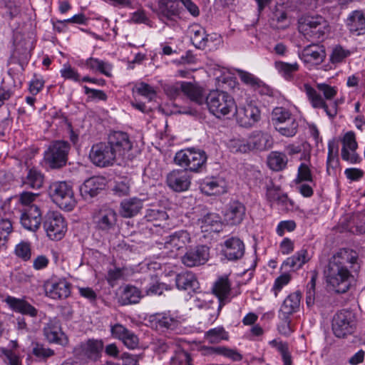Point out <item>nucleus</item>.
<instances>
[{
  "label": "nucleus",
  "mask_w": 365,
  "mask_h": 365,
  "mask_svg": "<svg viewBox=\"0 0 365 365\" xmlns=\"http://www.w3.org/2000/svg\"><path fill=\"white\" fill-rule=\"evenodd\" d=\"M356 252L349 249H341L329 259L325 277L327 284L339 294L346 293L354 282L351 269L356 262Z\"/></svg>",
  "instance_id": "nucleus-1"
},
{
  "label": "nucleus",
  "mask_w": 365,
  "mask_h": 365,
  "mask_svg": "<svg viewBox=\"0 0 365 365\" xmlns=\"http://www.w3.org/2000/svg\"><path fill=\"white\" fill-rule=\"evenodd\" d=\"M304 87L313 108H322L331 119L336 116L339 101H332L337 94V90L335 87L327 83H318L317 88L323 94L324 98L309 84L305 83Z\"/></svg>",
  "instance_id": "nucleus-2"
},
{
  "label": "nucleus",
  "mask_w": 365,
  "mask_h": 365,
  "mask_svg": "<svg viewBox=\"0 0 365 365\" xmlns=\"http://www.w3.org/2000/svg\"><path fill=\"white\" fill-rule=\"evenodd\" d=\"M207 155L205 150L194 147L178 151L174 163L189 173H199L206 168Z\"/></svg>",
  "instance_id": "nucleus-3"
},
{
  "label": "nucleus",
  "mask_w": 365,
  "mask_h": 365,
  "mask_svg": "<svg viewBox=\"0 0 365 365\" xmlns=\"http://www.w3.org/2000/svg\"><path fill=\"white\" fill-rule=\"evenodd\" d=\"M205 103L209 112L218 119L233 113L236 108V103L232 96L218 89L211 91L206 96Z\"/></svg>",
  "instance_id": "nucleus-4"
},
{
  "label": "nucleus",
  "mask_w": 365,
  "mask_h": 365,
  "mask_svg": "<svg viewBox=\"0 0 365 365\" xmlns=\"http://www.w3.org/2000/svg\"><path fill=\"white\" fill-rule=\"evenodd\" d=\"M356 323L355 312L350 309H343L334 315L331 329L336 337L345 338L355 331Z\"/></svg>",
  "instance_id": "nucleus-5"
},
{
  "label": "nucleus",
  "mask_w": 365,
  "mask_h": 365,
  "mask_svg": "<svg viewBox=\"0 0 365 365\" xmlns=\"http://www.w3.org/2000/svg\"><path fill=\"white\" fill-rule=\"evenodd\" d=\"M48 192L52 201L62 210L70 211L76 205L72 187L64 181L51 184Z\"/></svg>",
  "instance_id": "nucleus-6"
},
{
  "label": "nucleus",
  "mask_w": 365,
  "mask_h": 365,
  "mask_svg": "<svg viewBox=\"0 0 365 365\" xmlns=\"http://www.w3.org/2000/svg\"><path fill=\"white\" fill-rule=\"evenodd\" d=\"M71 149L69 143L65 140H55L51 143L44 153V161L51 169H60L68 161Z\"/></svg>",
  "instance_id": "nucleus-7"
},
{
  "label": "nucleus",
  "mask_w": 365,
  "mask_h": 365,
  "mask_svg": "<svg viewBox=\"0 0 365 365\" xmlns=\"http://www.w3.org/2000/svg\"><path fill=\"white\" fill-rule=\"evenodd\" d=\"M328 23L321 16H311L299 26V31L310 41L322 38L328 31Z\"/></svg>",
  "instance_id": "nucleus-8"
},
{
  "label": "nucleus",
  "mask_w": 365,
  "mask_h": 365,
  "mask_svg": "<svg viewBox=\"0 0 365 365\" xmlns=\"http://www.w3.org/2000/svg\"><path fill=\"white\" fill-rule=\"evenodd\" d=\"M43 227L51 240H61L64 235L67 225L63 215L57 211H48L43 217Z\"/></svg>",
  "instance_id": "nucleus-9"
},
{
  "label": "nucleus",
  "mask_w": 365,
  "mask_h": 365,
  "mask_svg": "<svg viewBox=\"0 0 365 365\" xmlns=\"http://www.w3.org/2000/svg\"><path fill=\"white\" fill-rule=\"evenodd\" d=\"M212 292L219 300L217 310L214 314H210L209 318V321L214 322L217 319L222 307L230 301L231 282L228 277H219L212 285Z\"/></svg>",
  "instance_id": "nucleus-10"
},
{
  "label": "nucleus",
  "mask_w": 365,
  "mask_h": 365,
  "mask_svg": "<svg viewBox=\"0 0 365 365\" xmlns=\"http://www.w3.org/2000/svg\"><path fill=\"white\" fill-rule=\"evenodd\" d=\"M233 114L235 115L238 124L244 128L253 126L261 118L259 108L252 103L239 107L236 106Z\"/></svg>",
  "instance_id": "nucleus-11"
},
{
  "label": "nucleus",
  "mask_w": 365,
  "mask_h": 365,
  "mask_svg": "<svg viewBox=\"0 0 365 365\" xmlns=\"http://www.w3.org/2000/svg\"><path fill=\"white\" fill-rule=\"evenodd\" d=\"M108 143L118 158L125 159L132 149L133 144L127 133L113 131L108 138Z\"/></svg>",
  "instance_id": "nucleus-12"
},
{
  "label": "nucleus",
  "mask_w": 365,
  "mask_h": 365,
  "mask_svg": "<svg viewBox=\"0 0 365 365\" xmlns=\"http://www.w3.org/2000/svg\"><path fill=\"white\" fill-rule=\"evenodd\" d=\"M220 245L221 255L228 261L236 262L245 255V243L238 237H230L226 239Z\"/></svg>",
  "instance_id": "nucleus-13"
},
{
  "label": "nucleus",
  "mask_w": 365,
  "mask_h": 365,
  "mask_svg": "<svg viewBox=\"0 0 365 365\" xmlns=\"http://www.w3.org/2000/svg\"><path fill=\"white\" fill-rule=\"evenodd\" d=\"M210 258V247L205 245H197L187 250L182 257V263L187 267L205 264Z\"/></svg>",
  "instance_id": "nucleus-14"
},
{
  "label": "nucleus",
  "mask_w": 365,
  "mask_h": 365,
  "mask_svg": "<svg viewBox=\"0 0 365 365\" xmlns=\"http://www.w3.org/2000/svg\"><path fill=\"white\" fill-rule=\"evenodd\" d=\"M191 180L192 177L186 170L174 169L167 175L166 183L173 191L181 192L190 188Z\"/></svg>",
  "instance_id": "nucleus-15"
},
{
  "label": "nucleus",
  "mask_w": 365,
  "mask_h": 365,
  "mask_svg": "<svg viewBox=\"0 0 365 365\" xmlns=\"http://www.w3.org/2000/svg\"><path fill=\"white\" fill-rule=\"evenodd\" d=\"M43 287L46 296L53 299L66 298L71 292V284L64 279L47 280Z\"/></svg>",
  "instance_id": "nucleus-16"
},
{
  "label": "nucleus",
  "mask_w": 365,
  "mask_h": 365,
  "mask_svg": "<svg viewBox=\"0 0 365 365\" xmlns=\"http://www.w3.org/2000/svg\"><path fill=\"white\" fill-rule=\"evenodd\" d=\"M178 0H158L157 15L159 19L168 24V21H175L180 11Z\"/></svg>",
  "instance_id": "nucleus-17"
},
{
  "label": "nucleus",
  "mask_w": 365,
  "mask_h": 365,
  "mask_svg": "<svg viewBox=\"0 0 365 365\" xmlns=\"http://www.w3.org/2000/svg\"><path fill=\"white\" fill-rule=\"evenodd\" d=\"M41 212L36 205H29L28 207L23 210L20 222L24 228L31 231L36 232L41 225L42 217Z\"/></svg>",
  "instance_id": "nucleus-18"
},
{
  "label": "nucleus",
  "mask_w": 365,
  "mask_h": 365,
  "mask_svg": "<svg viewBox=\"0 0 365 365\" xmlns=\"http://www.w3.org/2000/svg\"><path fill=\"white\" fill-rule=\"evenodd\" d=\"M93 163L98 167L103 168L111 165L116 159H118L108 142L97 144L95 150H93Z\"/></svg>",
  "instance_id": "nucleus-19"
},
{
  "label": "nucleus",
  "mask_w": 365,
  "mask_h": 365,
  "mask_svg": "<svg viewBox=\"0 0 365 365\" xmlns=\"http://www.w3.org/2000/svg\"><path fill=\"white\" fill-rule=\"evenodd\" d=\"M299 57L304 63L319 65L326 57L324 46L317 43L309 44L299 53Z\"/></svg>",
  "instance_id": "nucleus-20"
},
{
  "label": "nucleus",
  "mask_w": 365,
  "mask_h": 365,
  "mask_svg": "<svg viewBox=\"0 0 365 365\" xmlns=\"http://www.w3.org/2000/svg\"><path fill=\"white\" fill-rule=\"evenodd\" d=\"M45 339L52 344L65 346L68 343V338L63 332L60 322L53 319L46 323L43 329Z\"/></svg>",
  "instance_id": "nucleus-21"
},
{
  "label": "nucleus",
  "mask_w": 365,
  "mask_h": 365,
  "mask_svg": "<svg viewBox=\"0 0 365 365\" xmlns=\"http://www.w3.org/2000/svg\"><path fill=\"white\" fill-rule=\"evenodd\" d=\"M4 301L12 311L20 313L21 315L29 316L32 318H35L38 315V309L31 304L26 299V297L16 298L8 295Z\"/></svg>",
  "instance_id": "nucleus-22"
},
{
  "label": "nucleus",
  "mask_w": 365,
  "mask_h": 365,
  "mask_svg": "<svg viewBox=\"0 0 365 365\" xmlns=\"http://www.w3.org/2000/svg\"><path fill=\"white\" fill-rule=\"evenodd\" d=\"M187 32L192 44L196 48L204 50L209 46L212 38H210V35L207 34L205 29L200 24H194L190 26Z\"/></svg>",
  "instance_id": "nucleus-23"
},
{
  "label": "nucleus",
  "mask_w": 365,
  "mask_h": 365,
  "mask_svg": "<svg viewBox=\"0 0 365 365\" xmlns=\"http://www.w3.org/2000/svg\"><path fill=\"white\" fill-rule=\"evenodd\" d=\"M349 31L356 36L365 34V15L361 10L351 11L345 21Z\"/></svg>",
  "instance_id": "nucleus-24"
},
{
  "label": "nucleus",
  "mask_w": 365,
  "mask_h": 365,
  "mask_svg": "<svg viewBox=\"0 0 365 365\" xmlns=\"http://www.w3.org/2000/svg\"><path fill=\"white\" fill-rule=\"evenodd\" d=\"M246 207L245 205L238 201H231L225 211L226 220L232 225H240L245 217Z\"/></svg>",
  "instance_id": "nucleus-25"
},
{
  "label": "nucleus",
  "mask_w": 365,
  "mask_h": 365,
  "mask_svg": "<svg viewBox=\"0 0 365 365\" xmlns=\"http://www.w3.org/2000/svg\"><path fill=\"white\" fill-rule=\"evenodd\" d=\"M191 242L190 234L184 230L173 232L165 238L164 247L166 249H182Z\"/></svg>",
  "instance_id": "nucleus-26"
},
{
  "label": "nucleus",
  "mask_w": 365,
  "mask_h": 365,
  "mask_svg": "<svg viewBox=\"0 0 365 365\" xmlns=\"http://www.w3.org/2000/svg\"><path fill=\"white\" fill-rule=\"evenodd\" d=\"M175 284L178 289L195 292L200 289V284L197 277L192 272L179 273L175 277Z\"/></svg>",
  "instance_id": "nucleus-27"
},
{
  "label": "nucleus",
  "mask_w": 365,
  "mask_h": 365,
  "mask_svg": "<svg viewBox=\"0 0 365 365\" xmlns=\"http://www.w3.org/2000/svg\"><path fill=\"white\" fill-rule=\"evenodd\" d=\"M250 150H265L269 149L273 144L272 137L261 131L253 132L248 138Z\"/></svg>",
  "instance_id": "nucleus-28"
},
{
  "label": "nucleus",
  "mask_w": 365,
  "mask_h": 365,
  "mask_svg": "<svg viewBox=\"0 0 365 365\" xmlns=\"http://www.w3.org/2000/svg\"><path fill=\"white\" fill-rule=\"evenodd\" d=\"M120 289L119 302L122 305L137 304L143 297L141 290L133 285L125 284Z\"/></svg>",
  "instance_id": "nucleus-29"
},
{
  "label": "nucleus",
  "mask_w": 365,
  "mask_h": 365,
  "mask_svg": "<svg viewBox=\"0 0 365 365\" xmlns=\"http://www.w3.org/2000/svg\"><path fill=\"white\" fill-rule=\"evenodd\" d=\"M197 222L203 232H217L222 227L221 217L215 212H207L198 219Z\"/></svg>",
  "instance_id": "nucleus-30"
},
{
  "label": "nucleus",
  "mask_w": 365,
  "mask_h": 365,
  "mask_svg": "<svg viewBox=\"0 0 365 365\" xmlns=\"http://www.w3.org/2000/svg\"><path fill=\"white\" fill-rule=\"evenodd\" d=\"M204 89L197 83L184 81L183 95L189 98L192 102L198 106L203 105L205 101Z\"/></svg>",
  "instance_id": "nucleus-31"
},
{
  "label": "nucleus",
  "mask_w": 365,
  "mask_h": 365,
  "mask_svg": "<svg viewBox=\"0 0 365 365\" xmlns=\"http://www.w3.org/2000/svg\"><path fill=\"white\" fill-rule=\"evenodd\" d=\"M43 174L36 168L33 167L26 170V175L21 177V184L28 188L39 189L43 186Z\"/></svg>",
  "instance_id": "nucleus-32"
},
{
  "label": "nucleus",
  "mask_w": 365,
  "mask_h": 365,
  "mask_svg": "<svg viewBox=\"0 0 365 365\" xmlns=\"http://www.w3.org/2000/svg\"><path fill=\"white\" fill-rule=\"evenodd\" d=\"M301 297L302 294L299 291L289 294L281 306L279 315L290 316L297 312L299 309Z\"/></svg>",
  "instance_id": "nucleus-33"
},
{
  "label": "nucleus",
  "mask_w": 365,
  "mask_h": 365,
  "mask_svg": "<svg viewBox=\"0 0 365 365\" xmlns=\"http://www.w3.org/2000/svg\"><path fill=\"white\" fill-rule=\"evenodd\" d=\"M143 208V200L138 197L124 200L120 203V215L123 217H132L136 215Z\"/></svg>",
  "instance_id": "nucleus-34"
},
{
  "label": "nucleus",
  "mask_w": 365,
  "mask_h": 365,
  "mask_svg": "<svg viewBox=\"0 0 365 365\" xmlns=\"http://www.w3.org/2000/svg\"><path fill=\"white\" fill-rule=\"evenodd\" d=\"M309 260L308 252L305 249H302L297 252L294 255L287 258L282 263V267H289L292 270H297L301 268L303 264Z\"/></svg>",
  "instance_id": "nucleus-35"
},
{
  "label": "nucleus",
  "mask_w": 365,
  "mask_h": 365,
  "mask_svg": "<svg viewBox=\"0 0 365 365\" xmlns=\"http://www.w3.org/2000/svg\"><path fill=\"white\" fill-rule=\"evenodd\" d=\"M151 322L155 323L156 329H173L178 325V320L170 312L156 313Z\"/></svg>",
  "instance_id": "nucleus-36"
},
{
  "label": "nucleus",
  "mask_w": 365,
  "mask_h": 365,
  "mask_svg": "<svg viewBox=\"0 0 365 365\" xmlns=\"http://www.w3.org/2000/svg\"><path fill=\"white\" fill-rule=\"evenodd\" d=\"M144 218L148 222H153L155 227L165 228L168 215L161 208H149L146 210Z\"/></svg>",
  "instance_id": "nucleus-37"
},
{
  "label": "nucleus",
  "mask_w": 365,
  "mask_h": 365,
  "mask_svg": "<svg viewBox=\"0 0 365 365\" xmlns=\"http://www.w3.org/2000/svg\"><path fill=\"white\" fill-rule=\"evenodd\" d=\"M346 228L353 234L365 233V211L354 213L347 221Z\"/></svg>",
  "instance_id": "nucleus-38"
},
{
  "label": "nucleus",
  "mask_w": 365,
  "mask_h": 365,
  "mask_svg": "<svg viewBox=\"0 0 365 365\" xmlns=\"http://www.w3.org/2000/svg\"><path fill=\"white\" fill-rule=\"evenodd\" d=\"M288 159L287 155L281 152L272 151L267 157L268 167L274 171H281L287 165Z\"/></svg>",
  "instance_id": "nucleus-39"
},
{
  "label": "nucleus",
  "mask_w": 365,
  "mask_h": 365,
  "mask_svg": "<svg viewBox=\"0 0 365 365\" xmlns=\"http://www.w3.org/2000/svg\"><path fill=\"white\" fill-rule=\"evenodd\" d=\"M339 147L334 140L328 143V154L327 160V171L330 175V170H335L339 166L338 157Z\"/></svg>",
  "instance_id": "nucleus-40"
},
{
  "label": "nucleus",
  "mask_w": 365,
  "mask_h": 365,
  "mask_svg": "<svg viewBox=\"0 0 365 365\" xmlns=\"http://www.w3.org/2000/svg\"><path fill=\"white\" fill-rule=\"evenodd\" d=\"M274 68L286 80L290 81L293 78L294 73L299 71V66L297 62L289 63L278 61H275Z\"/></svg>",
  "instance_id": "nucleus-41"
},
{
  "label": "nucleus",
  "mask_w": 365,
  "mask_h": 365,
  "mask_svg": "<svg viewBox=\"0 0 365 365\" xmlns=\"http://www.w3.org/2000/svg\"><path fill=\"white\" fill-rule=\"evenodd\" d=\"M204 338L210 344H218L222 340H228L229 334L223 327H217L207 331Z\"/></svg>",
  "instance_id": "nucleus-42"
},
{
  "label": "nucleus",
  "mask_w": 365,
  "mask_h": 365,
  "mask_svg": "<svg viewBox=\"0 0 365 365\" xmlns=\"http://www.w3.org/2000/svg\"><path fill=\"white\" fill-rule=\"evenodd\" d=\"M298 127L299 124L297 119L287 120L274 126L280 135L286 137L294 136L297 133Z\"/></svg>",
  "instance_id": "nucleus-43"
},
{
  "label": "nucleus",
  "mask_w": 365,
  "mask_h": 365,
  "mask_svg": "<svg viewBox=\"0 0 365 365\" xmlns=\"http://www.w3.org/2000/svg\"><path fill=\"white\" fill-rule=\"evenodd\" d=\"M220 185L216 178H206L200 183L201 192L206 195H213L220 193Z\"/></svg>",
  "instance_id": "nucleus-44"
},
{
  "label": "nucleus",
  "mask_w": 365,
  "mask_h": 365,
  "mask_svg": "<svg viewBox=\"0 0 365 365\" xmlns=\"http://www.w3.org/2000/svg\"><path fill=\"white\" fill-rule=\"evenodd\" d=\"M264 187L266 199L270 203L276 202L284 193L282 192L281 186L275 185L272 178H266Z\"/></svg>",
  "instance_id": "nucleus-45"
},
{
  "label": "nucleus",
  "mask_w": 365,
  "mask_h": 365,
  "mask_svg": "<svg viewBox=\"0 0 365 365\" xmlns=\"http://www.w3.org/2000/svg\"><path fill=\"white\" fill-rule=\"evenodd\" d=\"M269 344L279 352L282 356L284 365L292 364L291 353L289 350V345L287 342L273 339L269 341Z\"/></svg>",
  "instance_id": "nucleus-46"
},
{
  "label": "nucleus",
  "mask_w": 365,
  "mask_h": 365,
  "mask_svg": "<svg viewBox=\"0 0 365 365\" xmlns=\"http://www.w3.org/2000/svg\"><path fill=\"white\" fill-rule=\"evenodd\" d=\"M294 119L296 118L291 112L287 108L283 107L274 108L271 113V122L273 126L277 125L287 120Z\"/></svg>",
  "instance_id": "nucleus-47"
},
{
  "label": "nucleus",
  "mask_w": 365,
  "mask_h": 365,
  "mask_svg": "<svg viewBox=\"0 0 365 365\" xmlns=\"http://www.w3.org/2000/svg\"><path fill=\"white\" fill-rule=\"evenodd\" d=\"M13 231L11 222L8 219L0 220V251L6 250L9 236Z\"/></svg>",
  "instance_id": "nucleus-48"
},
{
  "label": "nucleus",
  "mask_w": 365,
  "mask_h": 365,
  "mask_svg": "<svg viewBox=\"0 0 365 365\" xmlns=\"http://www.w3.org/2000/svg\"><path fill=\"white\" fill-rule=\"evenodd\" d=\"M73 352L78 360L88 362L91 359V339L78 344L75 347Z\"/></svg>",
  "instance_id": "nucleus-49"
},
{
  "label": "nucleus",
  "mask_w": 365,
  "mask_h": 365,
  "mask_svg": "<svg viewBox=\"0 0 365 365\" xmlns=\"http://www.w3.org/2000/svg\"><path fill=\"white\" fill-rule=\"evenodd\" d=\"M304 182H308L313 185H315L309 166L304 163H302L298 168L294 182L295 184H300Z\"/></svg>",
  "instance_id": "nucleus-50"
},
{
  "label": "nucleus",
  "mask_w": 365,
  "mask_h": 365,
  "mask_svg": "<svg viewBox=\"0 0 365 365\" xmlns=\"http://www.w3.org/2000/svg\"><path fill=\"white\" fill-rule=\"evenodd\" d=\"M113 64L108 61L93 58V71L107 77H112Z\"/></svg>",
  "instance_id": "nucleus-51"
},
{
  "label": "nucleus",
  "mask_w": 365,
  "mask_h": 365,
  "mask_svg": "<svg viewBox=\"0 0 365 365\" xmlns=\"http://www.w3.org/2000/svg\"><path fill=\"white\" fill-rule=\"evenodd\" d=\"M317 279V272L314 271L312 273L310 281L308 282L306 289V303L307 307H310L314 304L315 300V287Z\"/></svg>",
  "instance_id": "nucleus-52"
},
{
  "label": "nucleus",
  "mask_w": 365,
  "mask_h": 365,
  "mask_svg": "<svg viewBox=\"0 0 365 365\" xmlns=\"http://www.w3.org/2000/svg\"><path fill=\"white\" fill-rule=\"evenodd\" d=\"M287 16L285 10L282 5L279 6H276L275 9L272 12L271 17V25L277 29H284V26L282 25H278L279 23H283L287 20Z\"/></svg>",
  "instance_id": "nucleus-53"
},
{
  "label": "nucleus",
  "mask_w": 365,
  "mask_h": 365,
  "mask_svg": "<svg viewBox=\"0 0 365 365\" xmlns=\"http://www.w3.org/2000/svg\"><path fill=\"white\" fill-rule=\"evenodd\" d=\"M228 148L232 153H246L250 151L248 140L232 139L228 143Z\"/></svg>",
  "instance_id": "nucleus-54"
},
{
  "label": "nucleus",
  "mask_w": 365,
  "mask_h": 365,
  "mask_svg": "<svg viewBox=\"0 0 365 365\" xmlns=\"http://www.w3.org/2000/svg\"><path fill=\"white\" fill-rule=\"evenodd\" d=\"M167 285L158 280H153L145 289V295L153 296L160 295L165 290H167Z\"/></svg>",
  "instance_id": "nucleus-55"
},
{
  "label": "nucleus",
  "mask_w": 365,
  "mask_h": 365,
  "mask_svg": "<svg viewBox=\"0 0 365 365\" xmlns=\"http://www.w3.org/2000/svg\"><path fill=\"white\" fill-rule=\"evenodd\" d=\"M351 52L344 49L341 46L338 45L334 48L330 56V61L332 63H339L342 62L346 58L349 56Z\"/></svg>",
  "instance_id": "nucleus-56"
},
{
  "label": "nucleus",
  "mask_w": 365,
  "mask_h": 365,
  "mask_svg": "<svg viewBox=\"0 0 365 365\" xmlns=\"http://www.w3.org/2000/svg\"><path fill=\"white\" fill-rule=\"evenodd\" d=\"M14 252L16 255L24 261H28L31 259V250L29 242H21L16 245Z\"/></svg>",
  "instance_id": "nucleus-57"
},
{
  "label": "nucleus",
  "mask_w": 365,
  "mask_h": 365,
  "mask_svg": "<svg viewBox=\"0 0 365 365\" xmlns=\"http://www.w3.org/2000/svg\"><path fill=\"white\" fill-rule=\"evenodd\" d=\"M183 83L178 81L165 87V92L170 99H176L183 95Z\"/></svg>",
  "instance_id": "nucleus-58"
},
{
  "label": "nucleus",
  "mask_w": 365,
  "mask_h": 365,
  "mask_svg": "<svg viewBox=\"0 0 365 365\" xmlns=\"http://www.w3.org/2000/svg\"><path fill=\"white\" fill-rule=\"evenodd\" d=\"M237 74L240 80L246 85L250 86L253 89L256 88L259 83H261V80L254 76L253 74L242 70H237Z\"/></svg>",
  "instance_id": "nucleus-59"
},
{
  "label": "nucleus",
  "mask_w": 365,
  "mask_h": 365,
  "mask_svg": "<svg viewBox=\"0 0 365 365\" xmlns=\"http://www.w3.org/2000/svg\"><path fill=\"white\" fill-rule=\"evenodd\" d=\"M249 183L254 185L260 187L262 185H266V178H271L269 176L264 175L261 171L253 170L248 174Z\"/></svg>",
  "instance_id": "nucleus-60"
},
{
  "label": "nucleus",
  "mask_w": 365,
  "mask_h": 365,
  "mask_svg": "<svg viewBox=\"0 0 365 365\" xmlns=\"http://www.w3.org/2000/svg\"><path fill=\"white\" fill-rule=\"evenodd\" d=\"M192 358L190 354L184 351L176 352L171 358L170 365H191Z\"/></svg>",
  "instance_id": "nucleus-61"
},
{
  "label": "nucleus",
  "mask_w": 365,
  "mask_h": 365,
  "mask_svg": "<svg viewBox=\"0 0 365 365\" xmlns=\"http://www.w3.org/2000/svg\"><path fill=\"white\" fill-rule=\"evenodd\" d=\"M32 354L39 359H47L54 354V351L39 343L33 344Z\"/></svg>",
  "instance_id": "nucleus-62"
},
{
  "label": "nucleus",
  "mask_w": 365,
  "mask_h": 365,
  "mask_svg": "<svg viewBox=\"0 0 365 365\" xmlns=\"http://www.w3.org/2000/svg\"><path fill=\"white\" fill-rule=\"evenodd\" d=\"M341 157L344 161L350 164H357L361 161V158L356 153V150H346L345 148H341Z\"/></svg>",
  "instance_id": "nucleus-63"
},
{
  "label": "nucleus",
  "mask_w": 365,
  "mask_h": 365,
  "mask_svg": "<svg viewBox=\"0 0 365 365\" xmlns=\"http://www.w3.org/2000/svg\"><path fill=\"white\" fill-rule=\"evenodd\" d=\"M115 214L109 212L103 215L98 221L97 227L102 230H109L114 225Z\"/></svg>",
  "instance_id": "nucleus-64"
}]
</instances>
